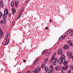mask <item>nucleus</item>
Masks as SVG:
<instances>
[{"label": "nucleus", "instance_id": "obj_1", "mask_svg": "<svg viewBox=\"0 0 73 73\" xmlns=\"http://www.w3.org/2000/svg\"><path fill=\"white\" fill-rule=\"evenodd\" d=\"M58 62L59 64H62L63 63L64 65H65L67 63V62L64 60L62 59H61V58L59 59Z\"/></svg>", "mask_w": 73, "mask_h": 73}, {"label": "nucleus", "instance_id": "obj_2", "mask_svg": "<svg viewBox=\"0 0 73 73\" xmlns=\"http://www.w3.org/2000/svg\"><path fill=\"white\" fill-rule=\"evenodd\" d=\"M8 36H9V33H7L6 34V36H5V39H6V40L5 41V44H4V45H7L9 42L8 41H9V39L8 38Z\"/></svg>", "mask_w": 73, "mask_h": 73}, {"label": "nucleus", "instance_id": "obj_3", "mask_svg": "<svg viewBox=\"0 0 73 73\" xmlns=\"http://www.w3.org/2000/svg\"><path fill=\"white\" fill-rule=\"evenodd\" d=\"M72 53L69 52H68L67 53V55L69 56V58H71V57H72Z\"/></svg>", "mask_w": 73, "mask_h": 73}, {"label": "nucleus", "instance_id": "obj_4", "mask_svg": "<svg viewBox=\"0 0 73 73\" xmlns=\"http://www.w3.org/2000/svg\"><path fill=\"white\" fill-rule=\"evenodd\" d=\"M4 13L5 15H8V9H5V10Z\"/></svg>", "mask_w": 73, "mask_h": 73}, {"label": "nucleus", "instance_id": "obj_5", "mask_svg": "<svg viewBox=\"0 0 73 73\" xmlns=\"http://www.w3.org/2000/svg\"><path fill=\"white\" fill-rule=\"evenodd\" d=\"M65 55H62V56H61V59H62V60H63L64 61H65Z\"/></svg>", "mask_w": 73, "mask_h": 73}, {"label": "nucleus", "instance_id": "obj_6", "mask_svg": "<svg viewBox=\"0 0 73 73\" xmlns=\"http://www.w3.org/2000/svg\"><path fill=\"white\" fill-rule=\"evenodd\" d=\"M1 24H5V19H3V20H1Z\"/></svg>", "mask_w": 73, "mask_h": 73}, {"label": "nucleus", "instance_id": "obj_7", "mask_svg": "<svg viewBox=\"0 0 73 73\" xmlns=\"http://www.w3.org/2000/svg\"><path fill=\"white\" fill-rule=\"evenodd\" d=\"M68 48H69V46L67 45H65L64 47V49H67Z\"/></svg>", "mask_w": 73, "mask_h": 73}, {"label": "nucleus", "instance_id": "obj_8", "mask_svg": "<svg viewBox=\"0 0 73 73\" xmlns=\"http://www.w3.org/2000/svg\"><path fill=\"white\" fill-rule=\"evenodd\" d=\"M50 70L51 72H53V71L54 70L53 69V68L52 67V65H51L50 66Z\"/></svg>", "mask_w": 73, "mask_h": 73}, {"label": "nucleus", "instance_id": "obj_9", "mask_svg": "<svg viewBox=\"0 0 73 73\" xmlns=\"http://www.w3.org/2000/svg\"><path fill=\"white\" fill-rule=\"evenodd\" d=\"M57 53L58 54L62 53V50L61 49L59 50L58 51Z\"/></svg>", "mask_w": 73, "mask_h": 73}, {"label": "nucleus", "instance_id": "obj_10", "mask_svg": "<svg viewBox=\"0 0 73 73\" xmlns=\"http://www.w3.org/2000/svg\"><path fill=\"white\" fill-rule=\"evenodd\" d=\"M12 12L13 14H15V9L14 8L12 9H11Z\"/></svg>", "mask_w": 73, "mask_h": 73}, {"label": "nucleus", "instance_id": "obj_11", "mask_svg": "<svg viewBox=\"0 0 73 73\" xmlns=\"http://www.w3.org/2000/svg\"><path fill=\"white\" fill-rule=\"evenodd\" d=\"M0 5L1 6H2V7L3 6V1H1Z\"/></svg>", "mask_w": 73, "mask_h": 73}, {"label": "nucleus", "instance_id": "obj_12", "mask_svg": "<svg viewBox=\"0 0 73 73\" xmlns=\"http://www.w3.org/2000/svg\"><path fill=\"white\" fill-rule=\"evenodd\" d=\"M15 7H17V5H18V1H16L15 2Z\"/></svg>", "mask_w": 73, "mask_h": 73}, {"label": "nucleus", "instance_id": "obj_13", "mask_svg": "<svg viewBox=\"0 0 73 73\" xmlns=\"http://www.w3.org/2000/svg\"><path fill=\"white\" fill-rule=\"evenodd\" d=\"M48 51V50H46L44 52H42V54H45L46 53V52Z\"/></svg>", "mask_w": 73, "mask_h": 73}, {"label": "nucleus", "instance_id": "obj_14", "mask_svg": "<svg viewBox=\"0 0 73 73\" xmlns=\"http://www.w3.org/2000/svg\"><path fill=\"white\" fill-rule=\"evenodd\" d=\"M70 32H71V33H72V31L71 30H70L68 31H67V34H69L70 33Z\"/></svg>", "mask_w": 73, "mask_h": 73}, {"label": "nucleus", "instance_id": "obj_15", "mask_svg": "<svg viewBox=\"0 0 73 73\" xmlns=\"http://www.w3.org/2000/svg\"><path fill=\"white\" fill-rule=\"evenodd\" d=\"M68 65H66L65 66V67L64 68V70H67V69H68Z\"/></svg>", "mask_w": 73, "mask_h": 73}, {"label": "nucleus", "instance_id": "obj_16", "mask_svg": "<svg viewBox=\"0 0 73 73\" xmlns=\"http://www.w3.org/2000/svg\"><path fill=\"white\" fill-rule=\"evenodd\" d=\"M11 4L12 7H13V6H14V2L13 1L12 2Z\"/></svg>", "mask_w": 73, "mask_h": 73}, {"label": "nucleus", "instance_id": "obj_17", "mask_svg": "<svg viewBox=\"0 0 73 73\" xmlns=\"http://www.w3.org/2000/svg\"><path fill=\"white\" fill-rule=\"evenodd\" d=\"M20 15H19L17 17V19H19L20 17H21V15H22V14H21V13H20Z\"/></svg>", "mask_w": 73, "mask_h": 73}, {"label": "nucleus", "instance_id": "obj_18", "mask_svg": "<svg viewBox=\"0 0 73 73\" xmlns=\"http://www.w3.org/2000/svg\"><path fill=\"white\" fill-rule=\"evenodd\" d=\"M72 42V41L70 40H69L67 41V44H70V42Z\"/></svg>", "mask_w": 73, "mask_h": 73}, {"label": "nucleus", "instance_id": "obj_19", "mask_svg": "<svg viewBox=\"0 0 73 73\" xmlns=\"http://www.w3.org/2000/svg\"><path fill=\"white\" fill-rule=\"evenodd\" d=\"M48 67H47V66L45 67L44 68L45 70L46 71V70H48Z\"/></svg>", "mask_w": 73, "mask_h": 73}, {"label": "nucleus", "instance_id": "obj_20", "mask_svg": "<svg viewBox=\"0 0 73 73\" xmlns=\"http://www.w3.org/2000/svg\"><path fill=\"white\" fill-rule=\"evenodd\" d=\"M53 61V60H52V59H50L49 61V62H50V63H52Z\"/></svg>", "mask_w": 73, "mask_h": 73}, {"label": "nucleus", "instance_id": "obj_21", "mask_svg": "<svg viewBox=\"0 0 73 73\" xmlns=\"http://www.w3.org/2000/svg\"><path fill=\"white\" fill-rule=\"evenodd\" d=\"M3 19H5V15L4 14L3 15Z\"/></svg>", "mask_w": 73, "mask_h": 73}, {"label": "nucleus", "instance_id": "obj_22", "mask_svg": "<svg viewBox=\"0 0 73 73\" xmlns=\"http://www.w3.org/2000/svg\"><path fill=\"white\" fill-rule=\"evenodd\" d=\"M46 73H50V70H46Z\"/></svg>", "mask_w": 73, "mask_h": 73}, {"label": "nucleus", "instance_id": "obj_23", "mask_svg": "<svg viewBox=\"0 0 73 73\" xmlns=\"http://www.w3.org/2000/svg\"><path fill=\"white\" fill-rule=\"evenodd\" d=\"M55 70H58L59 69L58 67L57 66H56L55 67Z\"/></svg>", "mask_w": 73, "mask_h": 73}, {"label": "nucleus", "instance_id": "obj_24", "mask_svg": "<svg viewBox=\"0 0 73 73\" xmlns=\"http://www.w3.org/2000/svg\"><path fill=\"white\" fill-rule=\"evenodd\" d=\"M37 69H38V71H40V70H41V69H40V67H38Z\"/></svg>", "mask_w": 73, "mask_h": 73}, {"label": "nucleus", "instance_id": "obj_25", "mask_svg": "<svg viewBox=\"0 0 73 73\" xmlns=\"http://www.w3.org/2000/svg\"><path fill=\"white\" fill-rule=\"evenodd\" d=\"M41 66L42 68H44L45 66V64H42Z\"/></svg>", "mask_w": 73, "mask_h": 73}, {"label": "nucleus", "instance_id": "obj_26", "mask_svg": "<svg viewBox=\"0 0 73 73\" xmlns=\"http://www.w3.org/2000/svg\"><path fill=\"white\" fill-rule=\"evenodd\" d=\"M64 69H65V68H64V67H62L61 68V70H64Z\"/></svg>", "mask_w": 73, "mask_h": 73}, {"label": "nucleus", "instance_id": "obj_27", "mask_svg": "<svg viewBox=\"0 0 73 73\" xmlns=\"http://www.w3.org/2000/svg\"><path fill=\"white\" fill-rule=\"evenodd\" d=\"M37 68L35 69L34 70V72L35 73H36V72H37Z\"/></svg>", "mask_w": 73, "mask_h": 73}, {"label": "nucleus", "instance_id": "obj_28", "mask_svg": "<svg viewBox=\"0 0 73 73\" xmlns=\"http://www.w3.org/2000/svg\"><path fill=\"white\" fill-rule=\"evenodd\" d=\"M62 36L59 38V40H60V41H61V40H62Z\"/></svg>", "mask_w": 73, "mask_h": 73}, {"label": "nucleus", "instance_id": "obj_29", "mask_svg": "<svg viewBox=\"0 0 73 73\" xmlns=\"http://www.w3.org/2000/svg\"><path fill=\"white\" fill-rule=\"evenodd\" d=\"M53 64L54 65H56V61H55L54 63H53Z\"/></svg>", "mask_w": 73, "mask_h": 73}, {"label": "nucleus", "instance_id": "obj_30", "mask_svg": "<svg viewBox=\"0 0 73 73\" xmlns=\"http://www.w3.org/2000/svg\"><path fill=\"white\" fill-rule=\"evenodd\" d=\"M1 16H2V13H1V12H0V18L1 17Z\"/></svg>", "mask_w": 73, "mask_h": 73}, {"label": "nucleus", "instance_id": "obj_31", "mask_svg": "<svg viewBox=\"0 0 73 73\" xmlns=\"http://www.w3.org/2000/svg\"><path fill=\"white\" fill-rule=\"evenodd\" d=\"M36 60H35L33 63V64L34 65H35L36 64Z\"/></svg>", "mask_w": 73, "mask_h": 73}, {"label": "nucleus", "instance_id": "obj_32", "mask_svg": "<svg viewBox=\"0 0 73 73\" xmlns=\"http://www.w3.org/2000/svg\"><path fill=\"white\" fill-rule=\"evenodd\" d=\"M62 38H65V37H66V36L65 35H64V36H62Z\"/></svg>", "mask_w": 73, "mask_h": 73}, {"label": "nucleus", "instance_id": "obj_33", "mask_svg": "<svg viewBox=\"0 0 73 73\" xmlns=\"http://www.w3.org/2000/svg\"><path fill=\"white\" fill-rule=\"evenodd\" d=\"M11 15H12V14L11 13H9V16L10 17V16H11Z\"/></svg>", "mask_w": 73, "mask_h": 73}, {"label": "nucleus", "instance_id": "obj_34", "mask_svg": "<svg viewBox=\"0 0 73 73\" xmlns=\"http://www.w3.org/2000/svg\"><path fill=\"white\" fill-rule=\"evenodd\" d=\"M51 60H54V56H52V57Z\"/></svg>", "mask_w": 73, "mask_h": 73}, {"label": "nucleus", "instance_id": "obj_35", "mask_svg": "<svg viewBox=\"0 0 73 73\" xmlns=\"http://www.w3.org/2000/svg\"><path fill=\"white\" fill-rule=\"evenodd\" d=\"M72 58V60H73V54L72 55V56H71V58Z\"/></svg>", "mask_w": 73, "mask_h": 73}, {"label": "nucleus", "instance_id": "obj_36", "mask_svg": "<svg viewBox=\"0 0 73 73\" xmlns=\"http://www.w3.org/2000/svg\"><path fill=\"white\" fill-rule=\"evenodd\" d=\"M48 61V59L47 58H46L45 59V62H46V61Z\"/></svg>", "mask_w": 73, "mask_h": 73}, {"label": "nucleus", "instance_id": "obj_37", "mask_svg": "<svg viewBox=\"0 0 73 73\" xmlns=\"http://www.w3.org/2000/svg\"><path fill=\"white\" fill-rule=\"evenodd\" d=\"M70 46H72L73 45V44L72 43H70Z\"/></svg>", "mask_w": 73, "mask_h": 73}, {"label": "nucleus", "instance_id": "obj_38", "mask_svg": "<svg viewBox=\"0 0 73 73\" xmlns=\"http://www.w3.org/2000/svg\"><path fill=\"white\" fill-rule=\"evenodd\" d=\"M57 60H58V59H55V61L56 62V61H57Z\"/></svg>", "mask_w": 73, "mask_h": 73}, {"label": "nucleus", "instance_id": "obj_39", "mask_svg": "<svg viewBox=\"0 0 73 73\" xmlns=\"http://www.w3.org/2000/svg\"><path fill=\"white\" fill-rule=\"evenodd\" d=\"M50 54V53H48L47 54H46V56H48V55H49Z\"/></svg>", "mask_w": 73, "mask_h": 73}, {"label": "nucleus", "instance_id": "obj_40", "mask_svg": "<svg viewBox=\"0 0 73 73\" xmlns=\"http://www.w3.org/2000/svg\"><path fill=\"white\" fill-rule=\"evenodd\" d=\"M71 72V71L70 70H69L68 73H70V72Z\"/></svg>", "mask_w": 73, "mask_h": 73}, {"label": "nucleus", "instance_id": "obj_41", "mask_svg": "<svg viewBox=\"0 0 73 73\" xmlns=\"http://www.w3.org/2000/svg\"><path fill=\"white\" fill-rule=\"evenodd\" d=\"M23 62H26V60H23Z\"/></svg>", "mask_w": 73, "mask_h": 73}, {"label": "nucleus", "instance_id": "obj_42", "mask_svg": "<svg viewBox=\"0 0 73 73\" xmlns=\"http://www.w3.org/2000/svg\"><path fill=\"white\" fill-rule=\"evenodd\" d=\"M46 29V30H48V27H45Z\"/></svg>", "mask_w": 73, "mask_h": 73}, {"label": "nucleus", "instance_id": "obj_43", "mask_svg": "<svg viewBox=\"0 0 73 73\" xmlns=\"http://www.w3.org/2000/svg\"><path fill=\"white\" fill-rule=\"evenodd\" d=\"M56 53H54L53 54V56H56Z\"/></svg>", "mask_w": 73, "mask_h": 73}, {"label": "nucleus", "instance_id": "obj_44", "mask_svg": "<svg viewBox=\"0 0 73 73\" xmlns=\"http://www.w3.org/2000/svg\"><path fill=\"white\" fill-rule=\"evenodd\" d=\"M30 73V71H28L27 72V73Z\"/></svg>", "mask_w": 73, "mask_h": 73}, {"label": "nucleus", "instance_id": "obj_45", "mask_svg": "<svg viewBox=\"0 0 73 73\" xmlns=\"http://www.w3.org/2000/svg\"><path fill=\"white\" fill-rule=\"evenodd\" d=\"M1 36H3V33H1Z\"/></svg>", "mask_w": 73, "mask_h": 73}, {"label": "nucleus", "instance_id": "obj_46", "mask_svg": "<svg viewBox=\"0 0 73 73\" xmlns=\"http://www.w3.org/2000/svg\"><path fill=\"white\" fill-rule=\"evenodd\" d=\"M23 10V8H22L21 9V11H22Z\"/></svg>", "mask_w": 73, "mask_h": 73}, {"label": "nucleus", "instance_id": "obj_47", "mask_svg": "<svg viewBox=\"0 0 73 73\" xmlns=\"http://www.w3.org/2000/svg\"><path fill=\"white\" fill-rule=\"evenodd\" d=\"M14 24H15V22H13V23L12 25H14Z\"/></svg>", "mask_w": 73, "mask_h": 73}, {"label": "nucleus", "instance_id": "obj_48", "mask_svg": "<svg viewBox=\"0 0 73 73\" xmlns=\"http://www.w3.org/2000/svg\"><path fill=\"white\" fill-rule=\"evenodd\" d=\"M70 36H73V35L71 34H70Z\"/></svg>", "mask_w": 73, "mask_h": 73}, {"label": "nucleus", "instance_id": "obj_49", "mask_svg": "<svg viewBox=\"0 0 73 73\" xmlns=\"http://www.w3.org/2000/svg\"><path fill=\"white\" fill-rule=\"evenodd\" d=\"M29 0H27V3H28V2H29Z\"/></svg>", "mask_w": 73, "mask_h": 73}, {"label": "nucleus", "instance_id": "obj_50", "mask_svg": "<svg viewBox=\"0 0 73 73\" xmlns=\"http://www.w3.org/2000/svg\"><path fill=\"white\" fill-rule=\"evenodd\" d=\"M31 73H35V72H34V71H33Z\"/></svg>", "mask_w": 73, "mask_h": 73}, {"label": "nucleus", "instance_id": "obj_51", "mask_svg": "<svg viewBox=\"0 0 73 73\" xmlns=\"http://www.w3.org/2000/svg\"><path fill=\"white\" fill-rule=\"evenodd\" d=\"M36 73H39V72H38V71H37V72H36Z\"/></svg>", "mask_w": 73, "mask_h": 73}, {"label": "nucleus", "instance_id": "obj_52", "mask_svg": "<svg viewBox=\"0 0 73 73\" xmlns=\"http://www.w3.org/2000/svg\"><path fill=\"white\" fill-rule=\"evenodd\" d=\"M37 61H39V59H38L37 60Z\"/></svg>", "mask_w": 73, "mask_h": 73}, {"label": "nucleus", "instance_id": "obj_53", "mask_svg": "<svg viewBox=\"0 0 73 73\" xmlns=\"http://www.w3.org/2000/svg\"><path fill=\"white\" fill-rule=\"evenodd\" d=\"M0 32H1V29L0 28Z\"/></svg>", "mask_w": 73, "mask_h": 73}, {"label": "nucleus", "instance_id": "obj_54", "mask_svg": "<svg viewBox=\"0 0 73 73\" xmlns=\"http://www.w3.org/2000/svg\"><path fill=\"white\" fill-rule=\"evenodd\" d=\"M2 33L1 32V31H0V35H1Z\"/></svg>", "mask_w": 73, "mask_h": 73}, {"label": "nucleus", "instance_id": "obj_55", "mask_svg": "<svg viewBox=\"0 0 73 73\" xmlns=\"http://www.w3.org/2000/svg\"><path fill=\"white\" fill-rule=\"evenodd\" d=\"M44 64H46V62H44Z\"/></svg>", "mask_w": 73, "mask_h": 73}, {"label": "nucleus", "instance_id": "obj_56", "mask_svg": "<svg viewBox=\"0 0 73 73\" xmlns=\"http://www.w3.org/2000/svg\"><path fill=\"white\" fill-rule=\"evenodd\" d=\"M72 32V33H73V30H71Z\"/></svg>", "mask_w": 73, "mask_h": 73}, {"label": "nucleus", "instance_id": "obj_57", "mask_svg": "<svg viewBox=\"0 0 73 73\" xmlns=\"http://www.w3.org/2000/svg\"><path fill=\"white\" fill-rule=\"evenodd\" d=\"M50 22H52V21H51V20L50 19Z\"/></svg>", "mask_w": 73, "mask_h": 73}, {"label": "nucleus", "instance_id": "obj_58", "mask_svg": "<svg viewBox=\"0 0 73 73\" xmlns=\"http://www.w3.org/2000/svg\"><path fill=\"white\" fill-rule=\"evenodd\" d=\"M21 12H22V11H21L20 13H21Z\"/></svg>", "mask_w": 73, "mask_h": 73}, {"label": "nucleus", "instance_id": "obj_59", "mask_svg": "<svg viewBox=\"0 0 73 73\" xmlns=\"http://www.w3.org/2000/svg\"><path fill=\"white\" fill-rule=\"evenodd\" d=\"M72 73H73V72Z\"/></svg>", "mask_w": 73, "mask_h": 73}]
</instances>
